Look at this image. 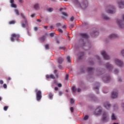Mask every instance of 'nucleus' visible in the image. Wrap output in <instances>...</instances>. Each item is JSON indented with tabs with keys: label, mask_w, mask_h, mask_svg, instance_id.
<instances>
[{
	"label": "nucleus",
	"mask_w": 124,
	"mask_h": 124,
	"mask_svg": "<svg viewBox=\"0 0 124 124\" xmlns=\"http://www.w3.org/2000/svg\"><path fill=\"white\" fill-rule=\"evenodd\" d=\"M74 2L78 7H80L81 8H82V9L87 8L88 5H89V3L87 0H81L80 2L78 0H74Z\"/></svg>",
	"instance_id": "nucleus-1"
},
{
	"label": "nucleus",
	"mask_w": 124,
	"mask_h": 124,
	"mask_svg": "<svg viewBox=\"0 0 124 124\" xmlns=\"http://www.w3.org/2000/svg\"><path fill=\"white\" fill-rule=\"evenodd\" d=\"M106 11L108 13H109L110 14H114L116 13V9H115V6L109 5L107 7Z\"/></svg>",
	"instance_id": "nucleus-2"
},
{
	"label": "nucleus",
	"mask_w": 124,
	"mask_h": 124,
	"mask_svg": "<svg viewBox=\"0 0 124 124\" xmlns=\"http://www.w3.org/2000/svg\"><path fill=\"white\" fill-rule=\"evenodd\" d=\"M102 116V122H103L104 123H108L109 121V115H108V113L106 111H104L103 112Z\"/></svg>",
	"instance_id": "nucleus-3"
},
{
	"label": "nucleus",
	"mask_w": 124,
	"mask_h": 124,
	"mask_svg": "<svg viewBox=\"0 0 124 124\" xmlns=\"http://www.w3.org/2000/svg\"><path fill=\"white\" fill-rule=\"evenodd\" d=\"M122 18L123 21L121 19H117L116 20V22L120 28L121 29H124V15L122 16Z\"/></svg>",
	"instance_id": "nucleus-4"
},
{
	"label": "nucleus",
	"mask_w": 124,
	"mask_h": 124,
	"mask_svg": "<svg viewBox=\"0 0 124 124\" xmlns=\"http://www.w3.org/2000/svg\"><path fill=\"white\" fill-rule=\"evenodd\" d=\"M35 92L36 93V98L37 101H39L41 98H42V93H41V91L37 89L35 90Z\"/></svg>",
	"instance_id": "nucleus-5"
},
{
	"label": "nucleus",
	"mask_w": 124,
	"mask_h": 124,
	"mask_svg": "<svg viewBox=\"0 0 124 124\" xmlns=\"http://www.w3.org/2000/svg\"><path fill=\"white\" fill-rule=\"evenodd\" d=\"M113 63L116 65L118 66H123L124 65V62H123L121 60L118 58H114L113 60Z\"/></svg>",
	"instance_id": "nucleus-6"
},
{
	"label": "nucleus",
	"mask_w": 124,
	"mask_h": 124,
	"mask_svg": "<svg viewBox=\"0 0 124 124\" xmlns=\"http://www.w3.org/2000/svg\"><path fill=\"white\" fill-rule=\"evenodd\" d=\"M19 38H20V35L19 34L13 33L11 35V41H12V42H14L15 40L18 41Z\"/></svg>",
	"instance_id": "nucleus-7"
},
{
	"label": "nucleus",
	"mask_w": 124,
	"mask_h": 124,
	"mask_svg": "<svg viewBox=\"0 0 124 124\" xmlns=\"http://www.w3.org/2000/svg\"><path fill=\"white\" fill-rule=\"evenodd\" d=\"M101 55L104 59V60H106V61H109L110 60V56L108 54H107V53H106V51L103 50L101 51Z\"/></svg>",
	"instance_id": "nucleus-8"
},
{
	"label": "nucleus",
	"mask_w": 124,
	"mask_h": 124,
	"mask_svg": "<svg viewBox=\"0 0 124 124\" xmlns=\"http://www.w3.org/2000/svg\"><path fill=\"white\" fill-rule=\"evenodd\" d=\"M21 16L25 20V23H22L21 24V26L22 28H27L29 26V24H28V21H27V19L26 18V16L24 15V14H21Z\"/></svg>",
	"instance_id": "nucleus-9"
},
{
	"label": "nucleus",
	"mask_w": 124,
	"mask_h": 124,
	"mask_svg": "<svg viewBox=\"0 0 124 124\" xmlns=\"http://www.w3.org/2000/svg\"><path fill=\"white\" fill-rule=\"evenodd\" d=\"M112 98H117L118 97V91L114 90L111 93Z\"/></svg>",
	"instance_id": "nucleus-10"
},
{
	"label": "nucleus",
	"mask_w": 124,
	"mask_h": 124,
	"mask_svg": "<svg viewBox=\"0 0 124 124\" xmlns=\"http://www.w3.org/2000/svg\"><path fill=\"white\" fill-rule=\"evenodd\" d=\"M118 7L120 9H123V8H124V1L123 0L120 1L117 3Z\"/></svg>",
	"instance_id": "nucleus-11"
},
{
	"label": "nucleus",
	"mask_w": 124,
	"mask_h": 124,
	"mask_svg": "<svg viewBox=\"0 0 124 124\" xmlns=\"http://www.w3.org/2000/svg\"><path fill=\"white\" fill-rule=\"evenodd\" d=\"M111 107V105L109 104L108 102H106L104 103V107L107 109V110H109L110 109V107Z\"/></svg>",
	"instance_id": "nucleus-12"
},
{
	"label": "nucleus",
	"mask_w": 124,
	"mask_h": 124,
	"mask_svg": "<svg viewBox=\"0 0 124 124\" xmlns=\"http://www.w3.org/2000/svg\"><path fill=\"white\" fill-rule=\"evenodd\" d=\"M110 79H111V78H110V76L104 77L103 78V80L105 83L109 82Z\"/></svg>",
	"instance_id": "nucleus-13"
},
{
	"label": "nucleus",
	"mask_w": 124,
	"mask_h": 124,
	"mask_svg": "<svg viewBox=\"0 0 124 124\" xmlns=\"http://www.w3.org/2000/svg\"><path fill=\"white\" fill-rule=\"evenodd\" d=\"M117 37H118V35L116 33H111L108 37L109 39H114V38H117Z\"/></svg>",
	"instance_id": "nucleus-14"
},
{
	"label": "nucleus",
	"mask_w": 124,
	"mask_h": 124,
	"mask_svg": "<svg viewBox=\"0 0 124 124\" xmlns=\"http://www.w3.org/2000/svg\"><path fill=\"white\" fill-rule=\"evenodd\" d=\"M10 2L11 3V7H12L13 8H17V5L14 4V0H10Z\"/></svg>",
	"instance_id": "nucleus-15"
},
{
	"label": "nucleus",
	"mask_w": 124,
	"mask_h": 124,
	"mask_svg": "<svg viewBox=\"0 0 124 124\" xmlns=\"http://www.w3.org/2000/svg\"><path fill=\"white\" fill-rule=\"evenodd\" d=\"M106 67L107 69H108V70H111V69L113 68V65L109 63H107L106 64Z\"/></svg>",
	"instance_id": "nucleus-16"
},
{
	"label": "nucleus",
	"mask_w": 124,
	"mask_h": 124,
	"mask_svg": "<svg viewBox=\"0 0 124 124\" xmlns=\"http://www.w3.org/2000/svg\"><path fill=\"white\" fill-rule=\"evenodd\" d=\"M101 16L102 18L104 20H110V17H109V16H106V15L104 14H102Z\"/></svg>",
	"instance_id": "nucleus-17"
},
{
	"label": "nucleus",
	"mask_w": 124,
	"mask_h": 124,
	"mask_svg": "<svg viewBox=\"0 0 124 124\" xmlns=\"http://www.w3.org/2000/svg\"><path fill=\"white\" fill-rule=\"evenodd\" d=\"M46 78H47V79H55V76H54L53 75H46Z\"/></svg>",
	"instance_id": "nucleus-18"
},
{
	"label": "nucleus",
	"mask_w": 124,
	"mask_h": 124,
	"mask_svg": "<svg viewBox=\"0 0 124 124\" xmlns=\"http://www.w3.org/2000/svg\"><path fill=\"white\" fill-rule=\"evenodd\" d=\"M80 36L82 38H85V39H88V35H87L86 33H81Z\"/></svg>",
	"instance_id": "nucleus-19"
},
{
	"label": "nucleus",
	"mask_w": 124,
	"mask_h": 124,
	"mask_svg": "<svg viewBox=\"0 0 124 124\" xmlns=\"http://www.w3.org/2000/svg\"><path fill=\"white\" fill-rule=\"evenodd\" d=\"M111 121H116L117 120V116L115 115V114L112 113L111 116Z\"/></svg>",
	"instance_id": "nucleus-20"
},
{
	"label": "nucleus",
	"mask_w": 124,
	"mask_h": 124,
	"mask_svg": "<svg viewBox=\"0 0 124 124\" xmlns=\"http://www.w3.org/2000/svg\"><path fill=\"white\" fill-rule=\"evenodd\" d=\"M96 111H98V114H99L101 113V112L102 111V108H101V107H98L96 109Z\"/></svg>",
	"instance_id": "nucleus-21"
},
{
	"label": "nucleus",
	"mask_w": 124,
	"mask_h": 124,
	"mask_svg": "<svg viewBox=\"0 0 124 124\" xmlns=\"http://www.w3.org/2000/svg\"><path fill=\"white\" fill-rule=\"evenodd\" d=\"M95 85H97V86L95 87L94 88V89H95V90H97V92L96 93H98V90H99V85H100V84H99V83L98 82H97V83H96Z\"/></svg>",
	"instance_id": "nucleus-22"
},
{
	"label": "nucleus",
	"mask_w": 124,
	"mask_h": 124,
	"mask_svg": "<svg viewBox=\"0 0 124 124\" xmlns=\"http://www.w3.org/2000/svg\"><path fill=\"white\" fill-rule=\"evenodd\" d=\"M63 62V59H62V57H60L58 59V62L59 63H62Z\"/></svg>",
	"instance_id": "nucleus-23"
},
{
	"label": "nucleus",
	"mask_w": 124,
	"mask_h": 124,
	"mask_svg": "<svg viewBox=\"0 0 124 124\" xmlns=\"http://www.w3.org/2000/svg\"><path fill=\"white\" fill-rule=\"evenodd\" d=\"M120 55V56H122L123 57H124V49H123L121 50Z\"/></svg>",
	"instance_id": "nucleus-24"
},
{
	"label": "nucleus",
	"mask_w": 124,
	"mask_h": 124,
	"mask_svg": "<svg viewBox=\"0 0 124 124\" xmlns=\"http://www.w3.org/2000/svg\"><path fill=\"white\" fill-rule=\"evenodd\" d=\"M67 61L68 62H71V58L70 57V56L67 57Z\"/></svg>",
	"instance_id": "nucleus-25"
},
{
	"label": "nucleus",
	"mask_w": 124,
	"mask_h": 124,
	"mask_svg": "<svg viewBox=\"0 0 124 124\" xmlns=\"http://www.w3.org/2000/svg\"><path fill=\"white\" fill-rule=\"evenodd\" d=\"M46 38V37H45V36H43L42 37H41L40 40L43 42L45 41Z\"/></svg>",
	"instance_id": "nucleus-26"
},
{
	"label": "nucleus",
	"mask_w": 124,
	"mask_h": 124,
	"mask_svg": "<svg viewBox=\"0 0 124 124\" xmlns=\"http://www.w3.org/2000/svg\"><path fill=\"white\" fill-rule=\"evenodd\" d=\"M15 12L17 16H19V10L18 9H15Z\"/></svg>",
	"instance_id": "nucleus-27"
},
{
	"label": "nucleus",
	"mask_w": 124,
	"mask_h": 124,
	"mask_svg": "<svg viewBox=\"0 0 124 124\" xmlns=\"http://www.w3.org/2000/svg\"><path fill=\"white\" fill-rule=\"evenodd\" d=\"M62 15L65 16V17H67V16H68V14H67V13L66 12H62Z\"/></svg>",
	"instance_id": "nucleus-28"
},
{
	"label": "nucleus",
	"mask_w": 124,
	"mask_h": 124,
	"mask_svg": "<svg viewBox=\"0 0 124 124\" xmlns=\"http://www.w3.org/2000/svg\"><path fill=\"white\" fill-rule=\"evenodd\" d=\"M39 7V6L38 4H36L34 5V8L35 9H38V8Z\"/></svg>",
	"instance_id": "nucleus-29"
},
{
	"label": "nucleus",
	"mask_w": 124,
	"mask_h": 124,
	"mask_svg": "<svg viewBox=\"0 0 124 124\" xmlns=\"http://www.w3.org/2000/svg\"><path fill=\"white\" fill-rule=\"evenodd\" d=\"M48 95L49 96L50 99H52V98H53V94H52V93H49Z\"/></svg>",
	"instance_id": "nucleus-30"
},
{
	"label": "nucleus",
	"mask_w": 124,
	"mask_h": 124,
	"mask_svg": "<svg viewBox=\"0 0 124 124\" xmlns=\"http://www.w3.org/2000/svg\"><path fill=\"white\" fill-rule=\"evenodd\" d=\"M72 91L74 93H75L76 92V91H77V90L76 89V87H75V86L73 87Z\"/></svg>",
	"instance_id": "nucleus-31"
},
{
	"label": "nucleus",
	"mask_w": 124,
	"mask_h": 124,
	"mask_svg": "<svg viewBox=\"0 0 124 124\" xmlns=\"http://www.w3.org/2000/svg\"><path fill=\"white\" fill-rule=\"evenodd\" d=\"M118 73H119V70L117 69H115L114 70V74H118Z\"/></svg>",
	"instance_id": "nucleus-32"
},
{
	"label": "nucleus",
	"mask_w": 124,
	"mask_h": 124,
	"mask_svg": "<svg viewBox=\"0 0 124 124\" xmlns=\"http://www.w3.org/2000/svg\"><path fill=\"white\" fill-rule=\"evenodd\" d=\"M9 24L10 25H12V24H15V21H14V20L11 21H10V22H9Z\"/></svg>",
	"instance_id": "nucleus-33"
},
{
	"label": "nucleus",
	"mask_w": 124,
	"mask_h": 124,
	"mask_svg": "<svg viewBox=\"0 0 124 124\" xmlns=\"http://www.w3.org/2000/svg\"><path fill=\"white\" fill-rule=\"evenodd\" d=\"M56 26L57 28H59V27H62V24H61V23H57L56 24Z\"/></svg>",
	"instance_id": "nucleus-34"
},
{
	"label": "nucleus",
	"mask_w": 124,
	"mask_h": 124,
	"mask_svg": "<svg viewBox=\"0 0 124 124\" xmlns=\"http://www.w3.org/2000/svg\"><path fill=\"white\" fill-rule=\"evenodd\" d=\"M88 72H92L93 71V68H88Z\"/></svg>",
	"instance_id": "nucleus-35"
},
{
	"label": "nucleus",
	"mask_w": 124,
	"mask_h": 124,
	"mask_svg": "<svg viewBox=\"0 0 124 124\" xmlns=\"http://www.w3.org/2000/svg\"><path fill=\"white\" fill-rule=\"evenodd\" d=\"M89 119V116L88 115H86L84 118V120L85 121H87V120H88Z\"/></svg>",
	"instance_id": "nucleus-36"
},
{
	"label": "nucleus",
	"mask_w": 124,
	"mask_h": 124,
	"mask_svg": "<svg viewBox=\"0 0 124 124\" xmlns=\"http://www.w3.org/2000/svg\"><path fill=\"white\" fill-rule=\"evenodd\" d=\"M59 49L60 50H65V47L64 46H61Z\"/></svg>",
	"instance_id": "nucleus-37"
},
{
	"label": "nucleus",
	"mask_w": 124,
	"mask_h": 124,
	"mask_svg": "<svg viewBox=\"0 0 124 124\" xmlns=\"http://www.w3.org/2000/svg\"><path fill=\"white\" fill-rule=\"evenodd\" d=\"M70 103H71V104H73V103H74V99L71 98L70 99Z\"/></svg>",
	"instance_id": "nucleus-38"
},
{
	"label": "nucleus",
	"mask_w": 124,
	"mask_h": 124,
	"mask_svg": "<svg viewBox=\"0 0 124 124\" xmlns=\"http://www.w3.org/2000/svg\"><path fill=\"white\" fill-rule=\"evenodd\" d=\"M45 48H46V50H48V49H49V45H48V44L46 45Z\"/></svg>",
	"instance_id": "nucleus-39"
},
{
	"label": "nucleus",
	"mask_w": 124,
	"mask_h": 124,
	"mask_svg": "<svg viewBox=\"0 0 124 124\" xmlns=\"http://www.w3.org/2000/svg\"><path fill=\"white\" fill-rule=\"evenodd\" d=\"M47 11H48V12H52V11H53V9L51 8H48L47 9Z\"/></svg>",
	"instance_id": "nucleus-40"
},
{
	"label": "nucleus",
	"mask_w": 124,
	"mask_h": 124,
	"mask_svg": "<svg viewBox=\"0 0 124 124\" xmlns=\"http://www.w3.org/2000/svg\"><path fill=\"white\" fill-rule=\"evenodd\" d=\"M55 35V33H49V36H51V37H53Z\"/></svg>",
	"instance_id": "nucleus-41"
},
{
	"label": "nucleus",
	"mask_w": 124,
	"mask_h": 124,
	"mask_svg": "<svg viewBox=\"0 0 124 124\" xmlns=\"http://www.w3.org/2000/svg\"><path fill=\"white\" fill-rule=\"evenodd\" d=\"M117 108H118V105L116 104V105H113L114 109H116Z\"/></svg>",
	"instance_id": "nucleus-42"
},
{
	"label": "nucleus",
	"mask_w": 124,
	"mask_h": 124,
	"mask_svg": "<svg viewBox=\"0 0 124 124\" xmlns=\"http://www.w3.org/2000/svg\"><path fill=\"white\" fill-rule=\"evenodd\" d=\"M74 27V25L73 24H71L70 25V29H72V28H73Z\"/></svg>",
	"instance_id": "nucleus-43"
},
{
	"label": "nucleus",
	"mask_w": 124,
	"mask_h": 124,
	"mask_svg": "<svg viewBox=\"0 0 124 124\" xmlns=\"http://www.w3.org/2000/svg\"><path fill=\"white\" fill-rule=\"evenodd\" d=\"M70 21L71 22H73V21H74V16H72L71 18H70Z\"/></svg>",
	"instance_id": "nucleus-44"
},
{
	"label": "nucleus",
	"mask_w": 124,
	"mask_h": 124,
	"mask_svg": "<svg viewBox=\"0 0 124 124\" xmlns=\"http://www.w3.org/2000/svg\"><path fill=\"white\" fill-rule=\"evenodd\" d=\"M7 109H8V107L5 106V107H4V111H7Z\"/></svg>",
	"instance_id": "nucleus-45"
},
{
	"label": "nucleus",
	"mask_w": 124,
	"mask_h": 124,
	"mask_svg": "<svg viewBox=\"0 0 124 124\" xmlns=\"http://www.w3.org/2000/svg\"><path fill=\"white\" fill-rule=\"evenodd\" d=\"M70 110H71V112L72 113H73V112H74V108H73V107H71V108H70Z\"/></svg>",
	"instance_id": "nucleus-46"
},
{
	"label": "nucleus",
	"mask_w": 124,
	"mask_h": 124,
	"mask_svg": "<svg viewBox=\"0 0 124 124\" xmlns=\"http://www.w3.org/2000/svg\"><path fill=\"white\" fill-rule=\"evenodd\" d=\"M80 71L81 72V73H83L85 71L84 68H81L80 69Z\"/></svg>",
	"instance_id": "nucleus-47"
},
{
	"label": "nucleus",
	"mask_w": 124,
	"mask_h": 124,
	"mask_svg": "<svg viewBox=\"0 0 124 124\" xmlns=\"http://www.w3.org/2000/svg\"><path fill=\"white\" fill-rule=\"evenodd\" d=\"M58 31H59V32H61V33H62V32H63V31H62V30L61 29H58Z\"/></svg>",
	"instance_id": "nucleus-48"
},
{
	"label": "nucleus",
	"mask_w": 124,
	"mask_h": 124,
	"mask_svg": "<svg viewBox=\"0 0 124 124\" xmlns=\"http://www.w3.org/2000/svg\"><path fill=\"white\" fill-rule=\"evenodd\" d=\"M68 77H69V76L68 74H66L65 76V80H67L68 79Z\"/></svg>",
	"instance_id": "nucleus-49"
},
{
	"label": "nucleus",
	"mask_w": 124,
	"mask_h": 124,
	"mask_svg": "<svg viewBox=\"0 0 124 124\" xmlns=\"http://www.w3.org/2000/svg\"><path fill=\"white\" fill-rule=\"evenodd\" d=\"M34 30L35 31H37L38 30V28H37V27H35L34 28Z\"/></svg>",
	"instance_id": "nucleus-50"
},
{
	"label": "nucleus",
	"mask_w": 124,
	"mask_h": 124,
	"mask_svg": "<svg viewBox=\"0 0 124 124\" xmlns=\"http://www.w3.org/2000/svg\"><path fill=\"white\" fill-rule=\"evenodd\" d=\"M3 87L4 89H6V88H7V85H6V84H4Z\"/></svg>",
	"instance_id": "nucleus-51"
},
{
	"label": "nucleus",
	"mask_w": 124,
	"mask_h": 124,
	"mask_svg": "<svg viewBox=\"0 0 124 124\" xmlns=\"http://www.w3.org/2000/svg\"><path fill=\"white\" fill-rule=\"evenodd\" d=\"M59 95L60 96H62V92H59Z\"/></svg>",
	"instance_id": "nucleus-52"
},
{
	"label": "nucleus",
	"mask_w": 124,
	"mask_h": 124,
	"mask_svg": "<svg viewBox=\"0 0 124 124\" xmlns=\"http://www.w3.org/2000/svg\"><path fill=\"white\" fill-rule=\"evenodd\" d=\"M118 80L119 81V82H122V78H118Z\"/></svg>",
	"instance_id": "nucleus-53"
},
{
	"label": "nucleus",
	"mask_w": 124,
	"mask_h": 124,
	"mask_svg": "<svg viewBox=\"0 0 124 124\" xmlns=\"http://www.w3.org/2000/svg\"><path fill=\"white\" fill-rule=\"evenodd\" d=\"M62 84H61V83H59L58 84V87H59V88H62Z\"/></svg>",
	"instance_id": "nucleus-54"
},
{
	"label": "nucleus",
	"mask_w": 124,
	"mask_h": 124,
	"mask_svg": "<svg viewBox=\"0 0 124 124\" xmlns=\"http://www.w3.org/2000/svg\"><path fill=\"white\" fill-rule=\"evenodd\" d=\"M0 85L3 84V80H0Z\"/></svg>",
	"instance_id": "nucleus-55"
},
{
	"label": "nucleus",
	"mask_w": 124,
	"mask_h": 124,
	"mask_svg": "<svg viewBox=\"0 0 124 124\" xmlns=\"http://www.w3.org/2000/svg\"><path fill=\"white\" fill-rule=\"evenodd\" d=\"M18 1H19L20 3H23V2H24V1H23V0H18Z\"/></svg>",
	"instance_id": "nucleus-56"
},
{
	"label": "nucleus",
	"mask_w": 124,
	"mask_h": 124,
	"mask_svg": "<svg viewBox=\"0 0 124 124\" xmlns=\"http://www.w3.org/2000/svg\"><path fill=\"white\" fill-rule=\"evenodd\" d=\"M58 68H59V69H62V65H59Z\"/></svg>",
	"instance_id": "nucleus-57"
},
{
	"label": "nucleus",
	"mask_w": 124,
	"mask_h": 124,
	"mask_svg": "<svg viewBox=\"0 0 124 124\" xmlns=\"http://www.w3.org/2000/svg\"><path fill=\"white\" fill-rule=\"evenodd\" d=\"M77 91L78 93H80L81 92V89L78 88Z\"/></svg>",
	"instance_id": "nucleus-58"
},
{
	"label": "nucleus",
	"mask_w": 124,
	"mask_h": 124,
	"mask_svg": "<svg viewBox=\"0 0 124 124\" xmlns=\"http://www.w3.org/2000/svg\"><path fill=\"white\" fill-rule=\"evenodd\" d=\"M122 108H123V110L124 111V103H123L122 104Z\"/></svg>",
	"instance_id": "nucleus-59"
},
{
	"label": "nucleus",
	"mask_w": 124,
	"mask_h": 124,
	"mask_svg": "<svg viewBox=\"0 0 124 124\" xmlns=\"http://www.w3.org/2000/svg\"><path fill=\"white\" fill-rule=\"evenodd\" d=\"M37 22H38V23H41V19H37Z\"/></svg>",
	"instance_id": "nucleus-60"
},
{
	"label": "nucleus",
	"mask_w": 124,
	"mask_h": 124,
	"mask_svg": "<svg viewBox=\"0 0 124 124\" xmlns=\"http://www.w3.org/2000/svg\"><path fill=\"white\" fill-rule=\"evenodd\" d=\"M35 16V14H33L31 15V17L32 18H33V17H34V16Z\"/></svg>",
	"instance_id": "nucleus-61"
},
{
	"label": "nucleus",
	"mask_w": 124,
	"mask_h": 124,
	"mask_svg": "<svg viewBox=\"0 0 124 124\" xmlns=\"http://www.w3.org/2000/svg\"><path fill=\"white\" fill-rule=\"evenodd\" d=\"M43 27L44 29H45V30H47V29H48V26H43Z\"/></svg>",
	"instance_id": "nucleus-62"
},
{
	"label": "nucleus",
	"mask_w": 124,
	"mask_h": 124,
	"mask_svg": "<svg viewBox=\"0 0 124 124\" xmlns=\"http://www.w3.org/2000/svg\"><path fill=\"white\" fill-rule=\"evenodd\" d=\"M96 58L97 59V60H100V57H99V56H98V55L96 56Z\"/></svg>",
	"instance_id": "nucleus-63"
},
{
	"label": "nucleus",
	"mask_w": 124,
	"mask_h": 124,
	"mask_svg": "<svg viewBox=\"0 0 124 124\" xmlns=\"http://www.w3.org/2000/svg\"><path fill=\"white\" fill-rule=\"evenodd\" d=\"M54 89L55 91H58L59 90V88H58V87H55Z\"/></svg>",
	"instance_id": "nucleus-64"
}]
</instances>
